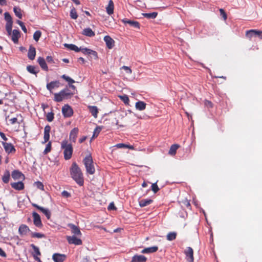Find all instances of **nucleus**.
Listing matches in <instances>:
<instances>
[{"mask_svg": "<svg viewBox=\"0 0 262 262\" xmlns=\"http://www.w3.org/2000/svg\"><path fill=\"white\" fill-rule=\"evenodd\" d=\"M32 205H33V206L35 207L36 209H37L39 210H40V211H41L46 215V216L47 217V218L48 220H49L50 219L51 213L49 209L44 208L43 207H41L36 204H33Z\"/></svg>", "mask_w": 262, "mask_h": 262, "instance_id": "nucleus-11", "label": "nucleus"}, {"mask_svg": "<svg viewBox=\"0 0 262 262\" xmlns=\"http://www.w3.org/2000/svg\"><path fill=\"white\" fill-rule=\"evenodd\" d=\"M12 25H6V30L8 33V35H11L12 34Z\"/></svg>", "mask_w": 262, "mask_h": 262, "instance_id": "nucleus-54", "label": "nucleus"}, {"mask_svg": "<svg viewBox=\"0 0 262 262\" xmlns=\"http://www.w3.org/2000/svg\"><path fill=\"white\" fill-rule=\"evenodd\" d=\"M108 210H116V207L114 205L113 203H110L108 207Z\"/></svg>", "mask_w": 262, "mask_h": 262, "instance_id": "nucleus-62", "label": "nucleus"}, {"mask_svg": "<svg viewBox=\"0 0 262 262\" xmlns=\"http://www.w3.org/2000/svg\"><path fill=\"white\" fill-rule=\"evenodd\" d=\"M122 69H124V70H125L126 71V72L129 74H132V70H131V69L128 67H127V66H123L122 68H121Z\"/></svg>", "mask_w": 262, "mask_h": 262, "instance_id": "nucleus-58", "label": "nucleus"}, {"mask_svg": "<svg viewBox=\"0 0 262 262\" xmlns=\"http://www.w3.org/2000/svg\"><path fill=\"white\" fill-rule=\"evenodd\" d=\"M88 108L92 115L95 118H97L98 109L96 106H89Z\"/></svg>", "mask_w": 262, "mask_h": 262, "instance_id": "nucleus-27", "label": "nucleus"}, {"mask_svg": "<svg viewBox=\"0 0 262 262\" xmlns=\"http://www.w3.org/2000/svg\"><path fill=\"white\" fill-rule=\"evenodd\" d=\"M27 70L29 73L36 75L39 72V70L37 67L31 65H29L27 67Z\"/></svg>", "mask_w": 262, "mask_h": 262, "instance_id": "nucleus-29", "label": "nucleus"}, {"mask_svg": "<svg viewBox=\"0 0 262 262\" xmlns=\"http://www.w3.org/2000/svg\"><path fill=\"white\" fill-rule=\"evenodd\" d=\"M16 23L20 26V27L21 28V29L25 33L27 32V29L26 27H25L23 22H22L20 20H17Z\"/></svg>", "mask_w": 262, "mask_h": 262, "instance_id": "nucleus-51", "label": "nucleus"}, {"mask_svg": "<svg viewBox=\"0 0 262 262\" xmlns=\"http://www.w3.org/2000/svg\"><path fill=\"white\" fill-rule=\"evenodd\" d=\"M0 256L2 257H6V253L1 248H0Z\"/></svg>", "mask_w": 262, "mask_h": 262, "instance_id": "nucleus-64", "label": "nucleus"}, {"mask_svg": "<svg viewBox=\"0 0 262 262\" xmlns=\"http://www.w3.org/2000/svg\"><path fill=\"white\" fill-rule=\"evenodd\" d=\"M31 247L32 248L34 253V256L35 260L38 261V262H41L39 258L38 257V255H40L39 248L33 244H32Z\"/></svg>", "mask_w": 262, "mask_h": 262, "instance_id": "nucleus-21", "label": "nucleus"}, {"mask_svg": "<svg viewBox=\"0 0 262 262\" xmlns=\"http://www.w3.org/2000/svg\"><path fill=\"white\" fill-rule=\"evenodd\" d=\"M142 15L144 16V17H145L147 18L154 19V18H155L157 16L158 13L156 12H152V13H143Z\"/></svg>", "mask_w": 262, "mask_h": 262, "instance_id": "nucleus-37", "label": "nucleus"}, {"mask_svg": "<svg viewBox=\"0 0 262 262\" xmlns=\"http://www.w3.org/2000/svg\"><path fill=\"white\" fill-rule=\"evenodd\" d=\"M124 24H128L130 27L136 29H140V23L137 21H134L127 18H124L122 20Z\"/></svg>", "mask_w": 262, "mask_h": 262, "instance_id": "nucleus-10", "label": "nucleus"}, {"mask_svg": "<svg viewBox=\"0 0 262 262\" xmlns=\"http://www.w3.org/2000/svg\"><path fill=\"white\" fill-rule=\"evenodd\" d=\"M70 175L72 178L80 186L84 184V177L82 171L76 163H72L70 169Z\"/></svg>", "mask_w": 262, "mask_h": 262, "instance_id": "nucleus-1", "label": "nucleus"}, {"mask_svg": "<svg viewBox=\"0 0 262 262\" xmlns=\"http://www.w3.org/2000/svg\"><path fill=\"white\" fill-rule=\"evenodd\" d=\"M13 11L15 14V15L18 17L19 18L21 19L22 18V14H21V10L20 8L14 7L13 8Z\"/></svg>", "mask_w": 262, "mask_h": 262, "instance_id": "nucleus-40", "label": "nucleus"}, {"mask_svg": "<svg viewBox=\"0 0 262 262\" xmlns=\"http://www.w3.org/2000/svg\"><path fill=\"white\" fill-rule=\"evenodd\" d=\"M62 113L64 117H70L73 114V111L69 105L65 104L62 108Z\"/></svg>", "mask_w": 262, "mask_h": 262, "instance_id": "nucleus-6", "label": "nucleus"}, {"mask_svg": "<svg viewBox=\"0 0 262 262\" xmlns=\"http://www.w3.org/2000/svg\"><path fill=\"white\" fill-rule=\"evenodd\" d=\"M118 97L125 104H129V98L126 95H120Z\"/></svg>", "mask_w": 262, "mask_h": 262, "instance_id": "nucleus-42", "label": "nucleus"}, {"mask_svg": "<svg viewBox=\"0 0 262 262\" xmlns=\"http://www.w3.org/2000/svg\"><path fill=\"white\" fill-rule=\"evenodd\" d=\"M86 168V171L90 174H93L95 172V169L92 157L91 155L86 156L83 160Z\"/></svg>", "mask_w": 262, "mask_h": 262, "instance_id": "nucleus-4", "label": "nucleus"}, {"mask_svg": "<svg viewBox=\"0 0 262 262\" xmlns=\"http://www.w3.org/2000/svg\"><path fill=\"white\" fill-rule=\"evenodd\" d=\"M251 31H255V30L251 29L248 31H247L246 32V36L249 39H251L252 37L255 36V33L254 32H252Z\"/></svg>", "mask_w": 262, "mask_h": 262, "instance_id": "nucleus-45", "label": "nucleus"}, {"mask_svg": "<svg viewBox=\"0 0 262 262\" xmlns=\"http://www.w3.org/2000/svg\"><path fill=\"white\" fill-rule=\"evenodd\" d=\"M50 130H51V127L50 125H47L45 127L44 136H43L44 141H43V143H45L49 140Z\"/></svg>", "mask_w": 262, "mask_h": 262, "instance_id": "nucleus-16", "label": "nucleus"}, {"mask_svg": "<svg viewBox=\"0 0 262 262\" xmlns=\"http://www.w3.org/2000/svg\"><path fill=\"white\" fill-rule=\"evenodd\" d=\"M179 147V145L178 144H173L172 145L169 149L168 151V154L171 156H174L176 154L177 150Z\"/></svg>", "mask_w": 262, "mask_h": 262, "instance_id": "nucleus-36", "label": "nucleus"}, {"mask_svg": "<svg viewBox=\"0 0 262 262\" xmlns=\"http://www.w3.org/2000/svg\"><path fill=\"white\" fill-rule=\"evenodd\" d=\"M0 136L3 139V142H6L8 140V138L6 137L4 133L0 132Z\"/></svg>", "mask_w": 262, "mask_h": 262, "instance_id": "nucleus-61", "label": "nucleus"}, {"mask_svg": "<svg viewBox=\"0 0 262 262\" xmlns=\"http://www.w3.org/2000/svg\"><path fill=\"white\" fill-rule=\"evenodd\" d=\"M80 51H81L82 53H83L85 55H89L90 54L91 49H88V48H80Z\"/></svg>", "mask_w": 262, "mask_h": 262, "instance_id": "nucleus-56", "label": "nucleus"}, {"mask_svg": "<svg viewBox=\"0 0 262 262\" xmlns=\"http://www.w3.org/2000/svg\"><path fill=\"white\" fill-rule=\"evenodd\" d=\"M64 46L70 50L74 51L76 52H79L80 49L77 46L73 44L64 43Z\"/></svg>", "mask_w": 262, "mask_h": 262, "instance_id": "nucleus-35", "label": "nucleus"}, {"mask_svg": "<svg viewBox=\"0 0 262 262\" xmlns=\"http://www.w3.org/2000/svg\"><path fill=\"white\" fill-rule=\"evenodd\" d=\"M9 179L10 173L9 171L6 170L2 177V180L5 183H8L9 181Z\"/></svg>", "mask_w": 262, "mask_h": 262, "instance_id": "nucleus-39", "label": "nucleus"}, {"mask_svg": "<svg viewBox=\"0 0 262 262\" xmlns=\"http://www.w3.org/2000/svg\"><path fill=\"white\" fill-rule=\"evenodd\" d=\"M51 142H49L46 145V147L43 151L44 155H46L51 150Z\"/></svg>", "mask_w": 262, "mask_h": 262, "instance_id": "nucleus-48", "label": "nucleus"}, {"mask_svg": "<svg viewBox=\"0 0 262 262\" xmlns=\"http://www.w3.org/2000/svg\"><path fill=\"white\" fill-rule=\"evenodd\" d=\"M35 185L38 189H40L41 190H43L44 186L41 182H39V181L36 182H35Z\"/></svg>", "mask_w": 262, "mask_h": 262, "instance_id": "nucleus-52", "label": "nucleus"}, {"mask_svg": "<svg viewBox=\"0 0 262 262\" xmlns=\"http://www.w3.org/2000/svg\"><path fill=\"white\" fill-rule=\"evenodd\" d=\"M60 86V82L59 81H53L50 83H47V89L52 93V90L55 88H58Z\"/></svg>", "mask_w": 262, "mask_h": 262, "instance_id": "nucleus-13", "label": "nucleus"}, {"mask_svg": "<svg viewBox=\"0 0 262 262\" xmlns=\"http://www.w3.org/2000/svg\"><path fill=\"white\" fill-rule=\"evenodd\" d=\"M61 78L64 79L67 82H68L69 84H72L75 82V81L73 79H72L69 76H66V75H62ZM70 87L73 90H75L76 89L75 86L73 84H70Z\"/></svg>", "mask_w": 262, "mask_h": 262, "instance_id": "nucleus-32", "label": "nucleus"}, {"mask_svg": "<svg viewBox=\"0 0 262 262\" xmlns=\"http://www.w3.org/2000/svg\"><path fill=\"white\" fill-rule=\"evenodd\" d=\"M220 14L223 17L224 20H226L227 18V16L225 12V11L223 9H220Z\"/></svg>", "mask_w": 262, "mask_h": 262, "instance_id": "nucleus-57", "label": "nucleus"}, {"mask_svg": "<svg viewBox=\"0 0 262 262\" xmlns=\"http://www.w3.org/2000/svg\"><path fill=\"white\" fill-rule=\"evenodd\" d=\"M146 259L144 255H135L133 256L131 262H145Z\"/></svg>", "mask_w": 262, "mask_h": 262, "instance_id": "nucleus-28", "label": "nucleus"}, {"mask_svg": "<svg viewBox=\"0 0 262 262\" xmlns=\"http://www.w3.org/2000/svg\"><path fill=\"white\" fill-rule=\"evenodd\" d=\"M186 259L188 262H193V250L192 248L187 247L184 251Z\"/></svg>", "mask_w": 262, "mask_h": 262, "instance_id": "nucleus-7", "label": "nucleus"}, {"mask_svg": "<svg viewBox=\"0 0 262 262\" xmlns=\"http://www.w3.org/2000/svg\"><path fill=\"white\" fill-rule=\"evenodd\" d=\"M92 59H96L98 58L97 53L93 50H91L89 55Z\"/></svg>", "mask_w": 262, "mask_h": 262, "instance_id": "nucleus-49", "label": "nucleus"}, {"mask_svg": "<svg viewBox=\"0 0 262 262\" xmlns=\"http://www.w3.org/2000/svg\"><path fill=\"white\" fill-rule=\"evenodd\" d=\"M146 104L142 101H139L136 103L135 107L137 110L139 111H143L145 109Z\"/></svg>", "mask_w": 262, "mask_h": 262, "instance_id": "nucleus-31", "label": "nucleus"}, {"mask_svg": "<svg viewBox=\"0 0 262 262\" xmlns=\"http://www.w3.org/2000/svg\"><path fill=\"white\" fill-rule=\"evenodd\" d=\"M114 3L112 0H110L108 2V4L106 8V12L108 14L111 15L114 13Z\"/></svg>", "mask_w": 262, "mask_h": 262, "instance_id": "nucleus-30", "label": "nucleus"}, {"mask_svg": "<svg viewBox=\"0 0 262 262\" xmlns=\"http://www.w3.org/2000/svg\"><path fill=\"white\" fill-rule=\"evenodd\" d=\"M102 128V127L101 126L96 127V128L95 129V130L94 131L93 138L97 137L98 136V135L99 134Z\"/></svg>", "mask_w": 262, "mask_h": 262, "instance_id": "nucleus-47", "label": "nucleus"}, {"mask_svg": "<svg viewBox=\"0 0 262 262\" xmlns=\"http://www.w3.org/2000/svg\"><path fill=\"white\" fill-rule=\"evenodd\" d=\"M54 114L52 112H49L46 115L47 120L49 122H52L54 120Z\"/></svg>", "mask_w": 262, "mask_h": 262, "instance_id": "nucleus-46", "label": "nucleus"}, {"mask_svg": "<svg viewBox=\"0 0 262 262\" xmlns=\"http://www.w3.org/2000/svg\"><path fill=\"white\" fill-rule=\"evenodd\" d=\"M67 256L65 254L55 253L53 255L52 258L54 262H63L66 260Z\"/></svg>", "mask_w": 262, "mask_h": 262, "instance_id": "nucleus-12", "label": "nucleus"}, {"mask_svg": "<svg viewBox=\"0 0 262 262\" xmlns=\"http://www.w3.org/2000/svg\"><path fill=\"white\" fill-rule=\"evenodd\" d=\"M82 34L89 37H93L95 35V32L90 28L84 29L82 31Z\"/></svg>", "mask_w": 262, "mask_h": 262, "instance_id": "nucleus-33", "label": "nucleus"}, {"mask_svg": "<svg viewBox=\"0 0 262 262\" xmlns=\"http://www.w3.org/2000/svg\"><path fill=\"white\" fill-rule=\"evenodd\" d=\"M11 187L15 190H21L24 189V184L22 182L11 183Z\"/></svg>", "mask_w": 262, "mask_h": 262, "instance_id": "nucleus-22", "label": "nucleus"}, {"mask_svg": "<svg viewBox=\"0 0 262 262\" xmlns=\"http://www.w3.org/2000/svg\"><path fill=\"white\" fill-rule=\"evenodd\" d=\"M61 147L64 150L63 155L65 160H68L71 158L73 154V147L71 144L66 140H63L61 143Z\"/></svg>", "mask_w": 262, "mask_h": 262, "instance_id": "nucleus-3", "label": "nucleus"}, {"mask_svg": "<svg viewBox=\"0 0 262 262\" xmlns=\"http://www.w3.org/2000/svg\"><path fill=\"white\" fill-rule=\"evenodd\" d=\"M153 200L150 199H142L139 201V206L141 207H144L149 205L152 203Z\"/></svg>", "mask_w": 262, "mask_h": 262, "instance_id": "nucleus-26", "label": "nucleus"}, {"mask_svg": "<svg viewBox=\"0 0 262 262\" xmlns=\"http://www.w3.org/2000/svg\"><path fill=\"white\" fill-rule=\"evenodd\" d=\"M30 231L29 228L25 224L20 225L18 228V233L21 235H26Z\"/></svg>", "mask_w": 262, "mask_h": 262, "instance_id": "nucleus-15", "label": "nucleus"}, {"mask_svg": "<svg viewBox=\"0 0 262 262\" xmlns=\"http://www.w3.org/2000/svg\"><path fill=\"white\" fill-rule=\"evenodd\" d=\"M9 121L12 124H14L17 121V118L14 117L9 120Z\"/></svg>", "mask_w": 262, "mask_h": 262, "instance_id": "nucleus-63", "label": "nucleus"}, {"mask_svg": "<svg viewBox=\"0 0 262 262\" xmlns=\"http://www.w3.org/2000/svg\"><path fill=\"white\" fill-rule=\"evenodd\" d=\"M79 129L77 127H75L71 131L70 133V140L73 142H75Z\"/></svg>", "mask_w": 262, "mask_h": 262, "instance_id": "nucleus-18", "label": "nucleus"}, {"mask_svg": "<svg viewBox=\"0 0 262 262\" xmlns=\"http://www.w3.org/2000/svg\"><path fill=\"white\" fill-rule=\"evenodd\" d=\"M20 37V32L18 30H13L12 34L11 39L14 43H16L18 42V38Z\"/></svg>", "mask_w": 262, "mask_h": 262, "instance_id": "nucleus-23", "label": "nucleus"}, {"mask_svg": "<svg viewBox=\"0 0 262 262\" xmlns=\"http://www.w3.org/2000/svg\"><path fill=\"white\" fill-rule=\"evenodd\" d=\"M2 144L4 146L5 151L8 154H14L16 151V149L13 145L10 143L6 142H2Z\"/></svg>", "mask_w": 262, "mask_h": 262, "instance_id": "nucleus-5", "label": "nucleus"}, {"mask_svg": "<svg viewBox=\"0 0 262 262\" xmlns=\"http://www.w3.org/2000/svg\"><path fill=\"white\" fill-rule=\"evenodd\" d=\"M116 146L118 148H128L130 149H133V147L132 146L127 145L126 144L123 143H119L117 144Z\"/></svg>", "mask_w": 262, "mask_h": 262, "instance_id": "nucleus-50", "label": "nucleus"}, {"mask_svg": "<svg viewBox=\"0 0 262 262\" xmlns=\"http://www.w3.org/2000/svg\"><path fill=\"white\" fill-rule=\"evenodd\" d=\"M31 236L33 238H41L45 237V235L41 233L31 232Z\"/></svg>", "mask_w": 262, "mask_h": 262, "instance_id": "nucleus-41", "label": "nucleus"}, {"mask_svg": "<svg viewBox=\"0 0 262 262\" xmlns=\"http://www.w3.org/2000/svg\"><path fill=\"white\" fill-rule=\"evenodd\" d=\"M36 55V49L32 46H30L28 52V57L30 60L34 59Z\"/></svg>", "mask_w": 262, "mask_h": 262, "instance_id": "nucleus-20", "label": "nucleus"}, {"mask_svg": "<svg viewBox=\"0 0 262 262\" xmlns=\"http://www.w3.org/2000/svg\"><path fill=\"white\" fill-rule=\"evenodd\" d=\"M41 36V32L39 30L36 31L33 34V39L38 41Z\"/></svg>", "mask_w": 262, "mask_h": 262, "instance_id": "nucleus-43", "label": "nucleus"}, {"mask_svg": "<svg viewBox=\"0 0 262 262\" xmlns=\"http://www.w3.org/2000/svg\"><path fill=\"white\" fill-rule=\"evenodd\" d=\"M37 62L43 70L46 71H48L49 70L46 61L43 57H39L37 58Z\"/></svg>", "mask_w": 262, "mask_h": 262, "instance_id": "nucleus-17", "label": "nucleus"}, {"mask_svg": "<svg viewBox=\"0 0 262 262\" xmlns=\"http://www.w3.org/2000/svg\"><path fill=\"white\" fill-rule=\"evenodd\" d=\"M158 250V247L157 246L145 248L143 249L141 252L142 253H151L156 252Z\"/></svg>", "mask_w": 262, "mask_h": 262, "instance_id": "nucleus-25", "label": "nucleus"}, {"mask_svg": "<svg viewBox=\"0 0 262 262\" xmlns=\"http://www.w3.org/2000/svg\"><path fill=\"white\" fill-rule=\"evenodd\" d=\"M70 15L72 19H77V18L78 17V15L77 14L76 10L74 8H73L71 10Z\"/></svg>", "mask_w": 262, "mask_h": 262, "instance_id": "nucleus-44", "label": "nucleus"}, {"mask_svg": "<svg viewBox=\"0 0 262 262\" xmlns=\"http://www.w3.org/2000/svg\"><path fill=\"white\" fill-rule=\"evenodd\" d=\"M67 239L70 244H74L75 245H81L82 242L81 239L77 238L75 236H67Z\"/></svg>", "mask_w": 262, "mask_h": 262, "instance_id": "nucleus-8", "label": "nucleus"}, {"mask_svg": "<svg viewBox=\"0 0 262 262\" xmlns=\"http://www.w3.org/2000/svg\"><path fill=\"white\" fill-rule=\"evenodd\" d=\"M73 94L70 92L68 89H64L60 91L59 93H54V100L55 102H59L65 99L71 98Z\"/></svg>", "mask_w": 262, "mask_h": 262, "instance_id": "nucleus-2", "label": "nucleus"}, {"mask_svg": "<svg viewBox=\"0 0 262 262\" xmlns=\"http://www.w3.org/2000/svg\"><path fill=\"white\" fill-rule=\"evenodd\" d=\"M255 33V36H257L259 38L262 39V31L255 30V31H251Z\"/></svg>", "mask_w": 262, "mask_h": 262, "instance_id": "nucleus-53", "label": "nucleus"}, {"mask_svg": "<svg viewBox=\"0 0 262 262\" xmlns=\"http://www.w3.org/2000/svg\"><path fill=\"white\" fill-rule=\"evenodd\" d=\"M61 195L62 196L65 198H68L70 196V193L66 190H64L62 192Z\"/></svg>", "mask_w": 262, "mask_h": 262, "instance_id": "nucleus-60", "label": "nucleus"}, {"mask_svg": "<svg viewBox=\"0 0 262 262\" xmlns=\"http://www.w3.org/2000/svg\"><path fill=\"white\" fill-rule=\"evenodd\" d=\"M69 226L70 227L71 232L73 234L79 236L81 235V232L78 227L73 224H70Z\"/></svg>", "mask_w": 262, "mask_h": 262, "instance_id": "nucleus-24", "label": "nucleus"}, {"mask_svg": "<svg viewBox=\"0 0 262 262\" xmlns=\"http://www.w3.org/2000/svg\"><path fill=\"white\" fill-rule=\"evenodd\" d=\"M46 61L49 63H54V61L53 58L52 56H48L46 57Z\"/></svg>", "mask_w": 262, "mask_h": 262, "instance_id": "nucleus-59", "label": "nucleus"}, {"mask_svg": "<svg viewBox=\"0 0 262 262\" xmlns=\"http://www.w3.org/2000/svg\"><path fill=\"white\" fill-rule=\"evenodd\" d=\"M104 40L108 49H111L114 47L115 41L110 36L106 35L104 36Z\"/></svg>", "mask_w": 262, "mask_h": 262, "instance_id": "nucleus-14", "label": "nucleus"}, {"mask_svg": "<svg viewBox=\"0 0 262 262\" xmlns=\"http://www.w3.org/2000/svg\"><path fill=\"white\" fill-rule=\"evenodd\" d=\"M12 177L14 180H17L23 178L24 179V175L19 170H14L12 172Z\"/></svg>", "mask_w": 262, "mask_h": 262, "instance_id": "nucleus-19", "label": "nucleus"}, {"mask_svg": "<svg viewBox=\"0 0 262 262\" xmlns=\"http://www.w3.org/2000/svg\"><path fill=\"white\" fill-rule=\"evenodd\" d=\"M177 233L175 232H171L167 234L166 238L168 241H171L176 238Z\"/></svg>", "mask_w": 262, "mask_h": 262, "instance_id": "nucleus-38", "label": "nucleus"}, {"mask_svg": "<svg viewBox=\"0 0 262 262\" xmlns=\"http://www.w3.org/2000/svg\"><path fill=\"white\" fill-rule=\"evenodd\" d=\"M32 216L33 218V223L34 225L38 228L42 227V224L39 215L36 212H33L32 213Z\"/></svg>", "mask_w": 262, "mask_h": 262, "instance_id": "nucleus-9", "label": "nucleus"}, {"mask_svg": "<svg viewBox=\"0 0 262 262\" xmlns=\"http://www.w3.org/2000/svg\"><path fill=\"white\" fill-rule=\"evenodd\" d=\"M5 19L6 21V25H13V20L11 16L9 14V12H5L4 13Z\"/></svg>", "mask_w": 262, "mask_h": 262, "instance_id": "nucleus-34", "label": "nucleus"}, {"mask_svg": "<svg viewBox=\"0 0 262 262\" xmlns=\"http://www.w3.org/2000/svg\"><path fill=\"white\" fill-rule=\"evenodd\" d=\"M151 190L154 191V193H157L159 190V188L156 183L152 184Z\"/></svg>", "mask_w": 262, "mask_h": 262, "instance_id": "nucleus-55", "label": "nucleus"}]
</instances>
